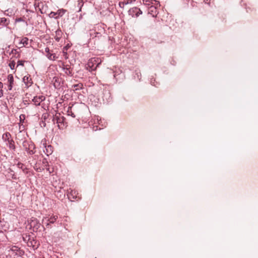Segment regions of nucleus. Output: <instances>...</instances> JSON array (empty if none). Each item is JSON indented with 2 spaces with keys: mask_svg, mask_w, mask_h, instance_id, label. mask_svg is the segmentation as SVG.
Segmentation results:
<instances>
[{
  "mask_svg": "<svg viewBox=\"0 0 258 258\" xmlns=\"http://www.w3.org/2000/svg\"><path fill=\"white\" fill-rule=\"evenodd\" d=\"M45 99V97L43 96H35L34 97L32 101L35 105L38 106L40 105V103L42 101H44Z\"/></svg>",
  "mask_w": 258,
  "mask_h": 258,
  "instance_id": "nucleus-7",
  "label": "nucleus"
},
{
  "mask_svg": "<svg viewBox=\"0 0 258 258\" xmlns=\"http://www.w3.org/2000/svg\"><path fill=\"white\" fill-rule=\"evenodd\" d=\"M148 14H150L153 17H156L158 11L156 7L154 6H151L148 8Z\"/></svg>",
  "mask_w": 258,
  "mask_h": 258,
  "instance_id": "nucleus-8",
  "label": "nucleus"
},
{
  "mask_svg": "<svg viewBox=\"0 0 258 258\" xmlns=\"http://www.w3.org/2000/svg\"><path fill=\"white\" fill-rule=\"evenodd\" d=\"M8 90H11L14 85V78L12 74H10L8 76Z\"/></svg>",
  "mask_w": 258,
  "mask_h": 258,
  "instance_id": "nucleus-10",
  "label": "nucleus"
},
{
  "mask_svg": "<svg viewBox=\"0 0 258 258\" xmlns=\"http://www.w3.org/2000/svg\"><path fill=\"white\" fill-rule=\"evenodd\" d=\"M43 163H44V164H48L47 162L46 161L45 159H44V160L43 161Z\"/></svg>",
  "mask_w": 258,
  "mask_h": 258,
  "instance_id": "nucleus-36",
  "label": "nucleus"
},
{
  "mask_svg": "<svg viewBox=\"0 0 258 258\" xmlns=\"http://www.w3.org/2000/svg\"><path fill=\"white\" fill-rule=\"evenodd\" d=\"M21 44H22L24 46L27 45L28 44V38L24 37L22 39L20 42Z\"/></svg>",
  "mask_w": 258,
  "mask_h": 258,
  "instance_id": "nucleus-17",
  "label": "nucleus"
},
{
  "mask_svg": "<svg viewBox=\"0 0 258 258\" xmlns=\"http://www.w3.org/2000/svg\"><path fill=\"white\" fill-rule=\"evenodd\" d=\"M53 80H55V82L54 83V86L55 88H59L60 87L59 79L57 78H54Z\"/></svg>",
  "mask_w": 258,
  "mask_h": 258,
  "instance_id": "nucleus-18",
  "label": "nucleus"
},
{
  "mask_svg": "<svg viewBox=\"0 0 258 258\" xmlns=\"http://www.w3.org/2000/svg\"><path fill=\"white\" fill-rule=\"evenodd\" d=\"M9 67H10V68L12 69V70H14L15 69V62L13 60V61H11L10 63H9Z\"/></svg>",
  "mask_w": 258,
  "mask_h": 258,
  "instance_id": "nucleus-24",
  "label": "nucleus"
},
{
  "mask_svg": "<svg viewBox=\"0 0 258 258\" xmlns=\"http://www.w3.org/2000/svg\"><path fill=\"white\" fill-rule=\"evenodd\" d=\"M9 148L14 150L15 149L14 142L13 140L9 141Z\"/></svg>",
  "mask_w": 258,
  "mask_h": 258,
  "instance_id": "nucleus-20",
  "label": "nucleus"
},
{
  "mask_svg": "<svg viewBox=\"0 0 258 258\" xmlns=\"http://www.w3.org/2000/svg\"><path fill=\"white\" fill-rule=\"evenodd\" d=\"M3 86V83L1 82H0V88H2Z\"/></svg>",
  "mask_w": 258,
  "mask_h": 258,
  "instance_id": "nucleus-37",
  "label": "nucleus"
},
{
  "mask_svg": "<svg viewBox=\"0 0 258 258\" xmlns=\"http://www.w3.org/2000/svg\"><path fill=\"white\" fill-rule=\"evenodd\" d=\"M3 95V91L2 90H0V97H1Z\"/></svg>",
  "mask_w": 258,
  "mask_h": 258,
  "instance_id": "nucleus-34",
  "label": "nucleus"
},
{
  "mask_svg": "<svg viewBox=\"0 0 258 258\" xmlns=\"http://www.w3.org/2000/svg\"><path fill=\"white\" fill-rule=\"evenodd\" d=\"M16 52H17V50H16V49H13V50H12V53H16Z\"/></svg>",
  "mask_w": 258,
  "mask_h": 258,
  "instance_id": "nucleus-35",
  "label": "nucleus"
},
{
  "mask_svg": "<svg viewBox=\"0 0 258 258\" xmlns=\"http://www.w3.org/2000/svg\"><path fill=\"white\" fill-rule=\"evenodd\" d=\"M22 146L29 155H33L35 153V146L32 142L24 141L22 143Z\"/></svg>",
  "mask_w": 258,
  "mask_h": 258,
  "instance_id": "nucleus-2",
  "label": "nucleus"
},
{
  "mask_svg": "<svg viewBox=\"0 0 258 258\" xmlns=\"http://www.w3.org/2000/svg\"><path fill=\"white\" fill-rule=\"evenodd\" d=\"M204 3H206V4H210V0H204Z\"/></svg>",
  "mask_w": 258,
  "mask_h": 258,
  "instance_id": "nucleus-33",
  "label": "nucleus"
},
{
  "mask_svg": "<svg viewBox=\"0 0 258 258\" xmlns=\"http://www.w3.org/2000/svg\"><path fill=\"white\" fill-rule=\"evenodd\" d=\"M47 170L49 172V173H50V171H49V168H47Z\"/></svg>",
  "mask_w": 258,
  "mask_h": 258,
  "instance_id": "nucleus-40",
  "label": "nucleus"
},
{
  "mask_svg": "<svg viewBox=\"0 0 258 258\" xmlns=\"http://www.w3.org/2000/svg\"><path fill=\"white\" fill-rule=\"evenodd\" d=\"M23 240L27 242V245L32 247L33 249H36L38 247L39 244L33 237H31L29 235H26L23 237Z\"/></svg>",
  "mask_w": 258,
  "mask_h": 258,
  "instance_id": "nucleus-1",
  "label": "nucleus"
},
{
  "mask_svg": "<svg viewBox=\"0 0 258 258\" xmlns=\"http://www.w3.org/2000/svg\"><path fill=\"white\" fill-rule=\"evenodd\" d=\"M72 106H69L68 108L67 112L69 115L72 116L73 118L76 117L74 113L72 112Z\"/></svg>",
  "mask_w": 258,
  "mask_h": 258,
  "instance_id": "nucleus-16",
  "label": "nucleus"
},
{
  "mask_svg": "<svg viewBox=\"0 0 258 258\" xmlns=\"http://www.w3.org/2000/svg\"><path fill=\"white\" fill-rule=\"evenodd\" d=\"M23 131H24V130H22V131L20 130V131H19V134L25 133V132H23Z\"/></svg>",
  "mask_w": 258,
  "mask_h": 258,
  "instance_id": "nucleus-38",
  "label": "nucleus"
},
{
  "mask_svg": "<svg viewBox=\"0 0 258 258\" xmlns=\"http://www.w3.org/2000/svg\"><path fill=\"white\" fill-rule=\"evenodd\" d=\"M40 126L41 127H45V123L42 121V122L40 123Z\"/></svg>",
  "mask_w": 258,
  "mask_h": 258,
  "instance_id": "nucleus-32",
  "label": "nucleus"
},
{
  "mask_svg": "<svg viewBox=\"0 0 258 258\" xmlns=\"http://www.w3.org/2000/svg\"><path fill=\"white\" fill-rule=\"evenodd\" d=\"M9 136H10V134L8 133H6V134L3 135V138L5 140H9Z\"/></svg>",
  "mask_w": 258,
  "mask_h": 258,
  "instance_id": "nucleus-25",
  "label": "nucleus"
},
{
  "mask_svg": "<svg viewBox=\"0 0 258 258\" xmlns=\"http://www.w3.org/2000/svg\"><path fill=\"white\" fill-rule=\"evenodd\" d=\"M19 117H20L19 127L20 128H21V127H24L25 126V114H21L20 115Z\"/></svg>",
  "mask_w": 258,
  "mask_h": 258,
  "instance_id": "nucleus-12",
  "label": "nucleus"
},
{
  "mask_svg": "<svg viewBox=\"0 0 258 258\" xmlns=\"http://www.w3.org/2000/svg\"><path fill=\"white\" fill-rule=\"evenodd\" d=\"M35 170L37 172H41L42 170H43V168H41L40 167H37V166H36Z\"/></svg>",
  "mask_w": 258,
  "mask_h": 258,
  "instance_id": "nucleus-28",
  "label": "nucleus"
},
{
  "mask_svg": "<svg viewBox=\"0 0 258 258\" xmlns=\"http://www.w3.org/2000/svg\"><path fill=\"white\" fill-rule=\"evenodd\" d=\"M56 33L57 35V37L55 38V40L58 42L61 36L62 32L60 30H58L57 31H56Z\"/></svg>",
  "mask_w": 258,
  "mask_h": 258,
  "instance_id": "nucleus-19",
  "label": "nucleus"
},
{
  "mask_svg": "<svg viewBox=\"0 0 258 258\" xmlns=\"http://www.w3.org/2000/svg\"><path fill=\"white\" fill-rule=\"evenodd\" d=\"M81 3H82V1H81V2L80 1H79V5Z\"/></svg>",
  "mask_w": 258,
  "mask_h": 258,
  "instance_id": "nucleus-39",
  "label": "nucleus"
},
{
  "mask_svg": "<svg viewBox=\"0 0 258 258\" xmlns=\"http://www.w3.org/2000/svg\"><path fill=\"white\" fill-rule=\"evenodd\" d=\"M58 219L57 215H52L50 217H45L42 220V222H44L46 220L47 222L46 223V226H48L50 224L54 223L56 220Z\"/></svg>",
  "mask_w": 258,
  "mask_h": 258,
  "instance_id": "nucleus-4",
  "label": "nucleus"
},
{
  "mask_svg": "<svg viewBox=\"0 0 258 258\" xmlns=\"http://www.w3.org/2000/svg\"><path fill=\"white\" fill-rule=\"evenodd\" d=\"M45 52L47 53L46 56L50 60H54L58 58L54 53H51L50 52V50L48 47L45 48Z\"/></svg>",
  "mask_w": 258,
  "mask_h": 258,
  "instance_id": "nucleus-9",
  "label": "nucleus"
},
{
  "mask_svg": "<svg viewBox=\"0 0 258 258\" xmlns=\"http://www.w3.org/2000/svg\"><path fill=\"white\" fill-rule=\"evenodd\" d=\"M23 21V20L21 18H17L16 19V22H21Z\"/></svg>",
  "mask_w": 258,
  "mask_h": 258,
  "instance_id": "nucleus-31",
  "label": "nucleus"
},
{
  "mask_svg": "<svg viewBox=\"0 0 258 258\" xmlns=\"http://www.w3.org/2000/svg\"><path fill=\"white\" fill-rule=\"evenodd\" d=\"M10 251L12 252L15 255H21L24 253V251L17 246H12L10 249Z\"/></svg>",
  "mask_w": 258,
  "mask_h": 258,
  "instance_id": "nucleus-6",
  "label": "nucleus"
},
{
  "mask_svg": "<svg viewBox=\"0 0 258 258\" xmlns=\"http://www.w3.org/2000/svg\"><path fill=\"white\" fill-rule=\"evenodd\" d=\"M23 82L25 83H28L29 81V77L27 76H25L23 79Z\"/></svg>",
  "mask_w": 258,
  "mask_h": 258,
  "instance_id": "nucleus-27",
  "label": "nucleus"
},
{
  "mask_svg": "<svg viewBox=\"0 0 258 258\" xmlns=\"http://www.w3.org/2000/svg\"><path fill=\"white\" fill-rule=\"evenodd\" d=\"M17 166L18 168L22 169L23 171H24L25 169H26V168L25 167V166L21 163H18L17 164Z\"/></svg>",
  "mask_w": 258,
  "mask_h": 258,
  "instance_id": "nucleus-23",
  "label": "nucleus"
},
{
  "mask_svg": "<svg viewBox=\"0 0 258 258\" xmlns=\"http://www.w3.org/2000/svg\"><path fill=\"white\" fill-rule=\"evenodd\" d=\"M58 15H57L56 17H58V18L60 17H61L66 12V10H58Z\"/></svg>",
  "mask_w": 258,
  "mask_h": 258,
  "instance_id": "nucleus-21",
  "label": "nucleus"
},
{
  "mask_svg": "<svg viewBox=\"0 0 258 258\" xmlns=\"http://www.w3.org/2000/svg\"><path fill=\"white\" fill-rule=\"evenodd\" d=\"M25 61L24 60H18V62H17V67H18L19 66H24V63L25 62Z\"/></svg>",
  "mask_w": 258,
  "mask_h": 258,
  "instance_id": "nucleus-26",
  "label": "nucleus"
},
{
  "mask_svg": "<svg viewBox=\"0 0 258 258\" xmlns=\"http://www.w3.org/2000/svg\"><path fill=\"white\" fill-rule=\"evenodd\" d=\"M10 23V20L5 18H0V25L4 26H7Z\"/></svg>",
  "mask_w": 258,
  "mask_h": 258,
  "instance_id": "nucleus-14",
  "label": "nucleus"
},
{
  "mask_svg": "<svg viewBox=\"0 0 258 258\" xmlns=\"http://www.w3.org/2000/svg\"><path fill=\"white\" fill-rule=\"evenodd\" d=\"M29 225L30 226V228L32 229V230L34 232L37 231L38 229L39 228L41 224L39 223V221L35 218H32L29 221Z\"/></svg>",
  "mask_w": 258,
  "mask_h": 258,
  "instance_id": "nucleus-3",
  "label": "nucleus"
},
{
  "mask_svg": "<svg viewBox=\"0 0 258 258\" xmlns=\"http://www.w3.org/2000/svg\"><path fill=\"white\" fill-rule=\"evenodd\" d=\"M140 11V9L137 7H134L131 9L129 11V14L132 15L133 17L136 16L137 13L138 12Z\"/></svg>",
  "mask_w": 258,
  "mask_h": 258,
  "instance_id": "nucleus-13",
  "label": "nucleus"
},
{
  "mask_svg": "<svg viewBox=\"0 0 258 258\" xmlns=\"http://www.w3.org/2000/svg\"><path fill=\"white\" fill-rule=\"evenodd\" d=\"M9 10H7L5 11L4 12V15H6V16H11L12 15V13L10 15H9V13H7V12H9Z\"/></svg>",
  "mask_w": 258,
  "mask_h": 258,
  "instance_id": "nucleus-29",
  "label": "nucleus"
},
{
  "mask_svg": "<svg viewBox=\"0 0 258 258\" xmlns=\"http://www.w3.org/2000/svg\"><path fill=\"white\" fill-rule=\"evenodd\" d=\"M98 129L101 130V129H103V128L99 127Z\"/></svg>",
  "mask_w": 258,
  "mask_h": 258,
  "instance_id": "nucleus-41",
  "label": "nucleus"
},
{
  "mask_svg": "<svg viewBox=\"0 0 258 258\" xmlns=\"http://www.w3.org/2000/svg\"><path fill=\"white\" fill-rule=\"evenodd\" d=\"M63 70L64 71V73L70 76H73V70L71 68L70 66L66 65L63 67Z\"/></svg>",
  "mask_w": 258,
  "mask_h": 258,
  "instance_id": "nucleus-11",
  "label": "nucleus"
},
{
  "mask_svg": "<svg viewBox=\"0 0 258 258\" xmlns=\"http://www.w3.org/2000/svg\"><path fill=\"white\" fill-rule=\"evenodd\" d=\"M142 13V12L141 11V10L140 9V11L139 12H138V13H137L136 14V17H138V16H139V15H140Z\"/></svg>",
  "mask_w": 258,
  "mask_h": 258,
  "instance_id": "nucleus-30",
  "label": "nucleus"
},
{
  "mask_svg": "<svg viewBox=\"0 0 258 258\" xmlns=\"http://www.w3.org/2000/svg\"><path fill=\"white\" fill-rule=\"evenodd\" d=\"M57 15H58V11L56 12H51L49 14V17L51 18H54L55 19H58V17H56Z\"/></svg>",
  "mask_w": 258,
  "mask_h": 258,
  "instance_id": "nucleus-22",
  "label": "nucleus"
},
{
  "mask_svg": "<svg viewBox=\"0 0 258 258\" xmlns=\"http://www.w3.org/2000/svg\"><path fill=\"white\" fill-rule=\"evenodd\" d=\"M83 87V84L82 83H78L75 84L72 86V88L75 90H79Z\"/></svg>",
  "mask_w": 258,
  "mask_h": 258,
  "instance_id": "nucleus-15",
  "label": "nucleus"
},
{
  "mask_svg": "<svg viewBox=\"0 0 258 258\" xmlns=\"http://www.w3.org/2000/svg\"><path fill=\"white\" fill-rule=\"evenodd\" d=\"M42 144L45 148V150H44V152L45 153V154L47 156H49V155H51L53 152V147L51 145H46V140H43L42 141Z\"/></svg>",
  "mask_w": 258,
  "mask_h": 258,
  "instance_id": "nucleus-5",
  "label": "nucleus"
}]
</instances>
